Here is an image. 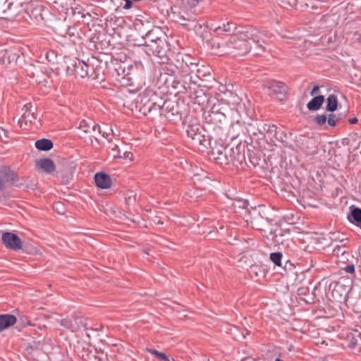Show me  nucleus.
Wrapping results in <instances>:
<instances>
[{"instance_id":"nucleus-57","label":"nucleus","mask_w":361,"mask_h":361,"mask_svg":"<svg viewBox=\"0 0 361 361\" xmlns=\"http://www.w3.org/2000/svg\"><path fill=\"white\" fill-rule=\"evenodd\" d=\"M2 187H3V184H2L1 180H0V190L2 189Z\"/></svg>"},{"instance_id":"nucleus-36","label":"nucleus","mask_w":361,"mask_h":361,"mask_svg":"<svg viewBox=\"0 0 361 361\" xmlns=\"http://www.w3.org/2000/svg\"><path fill=\"white\" fill-rule=\"evenodd\" d=\"M283 255L280 252H272L270 254V260L276 266H281V259Z\"/></svg>"},{"instance_id":"nucleus-58","label":"nucleus","mask_w":361,"mask_h":361,"mask_svg":"<svg viewBox=\"0 0 361 361\" xmlns=\"http://www.w3.org/2000/svg\"><path fill=\"white\" fill-rule=\"evenodd\" d=\"M157 224H163V222L161 221L160 220H159L158 222H157Z\"/></svg>"},{"instance_id":"nucleus-11","label":"nucleus","mask_w":361,"mask_h":361,"mask_svg":"<svg viewBox=\"0 0 361 361\" xmlns=\"http://www.w3.org/2000/svg\"><path fill=\"white\" fill-rule=\"evenodd\" d=\"M148 55L157 56L160 61L158 63H166L169 61V53L170 51L169 44L166 39L157 41L153 44H149L145 50Z\"/></svg>"},{"instance_id":"nucleus-63","label":"nucleus","mask_w":361,"mask_h":361,"mask_svg":"<svg viewBox=\"0 0 361 361\" xmlns=\"http://www.w3.org/2000/svg\"><path fill=\"white\" fill-rule=\"evenodd\" d=\"M337 115H339V118H341V119L342 118V116H341V114H338Z\"/></svg>"},{"instance_id":"nucleus-38","label":"nucleus","mask_w":361,"mask_h":361,"mask_svg":"<svg viewBox=\"0 0 361 361\" xmlns=\"http://www.w3.org/2000/svg\"><path fill=\"white\" fill-rule=\"evenodd\" d=\"M314 122L319 126H322L327 122V116L325 114H318L314 118Z\"/></svg>"},{"instance_id":"nucleus-18","label":"nucleus","mask_w":361,"mask_h":361,"mask_svg":"<svg viewBox=\"0 0 361 361\" xmlns=\"http://www.w3.org/2000/svg\"><path fill=\"white\" fill-rule=\"evenodd\" d=\"M35 167L37 170L50 174L56 170V164L50 158H42L37 160Z\"/></svg>"},{"instance_id":"nucleus-33","label":"nucleus","mask_w":361,"mask_h":361,"mask_svg":"<svg viewBox=\"0 0 361 361\" xmlns=\"http://www.w3.org/2000/svg\"><path fill=\"white\" fill-rule=\"evenodd\" d=\"M44 10V6L42 5H37L35 7L30 10V15L32 16L36 20H43L42 11Z\"/></svg>"},{"instance_id":"nucleus-27","label":"nucleus","mask_w":361,"mask_h":361,"mask_svg":"<svg viewBox=\"0 0 361 361\" xmlns=\"http://www.w3.org/2000/svg\"><path fill=\"white\" fill-rule=\"evenodd\" d=\"M324 96L323 95H317L314 96L307 104V107L310 111H315L319 110L324 102Z\"/></svg>"},{"instance_id":"nucleus-6","label":"nucleus","mask_w":361,"mask_h":361,"mask_svg":"<svg viewBox=\"0 0 361 361\" xmlns=\"http://www.w3.org/2000/svg\"><path fill=\"white\" fill-rule=\"evenodd\" d=\"M165 86L166 88L171 87L173 90H177L178 93H185L188 97L198 87L196 82L192 80V78H170V80H165Z\"/></svg>"},{"instance_id":"nucleus-31","label":"nucleus","mask_w":361,"mask_h":361,"mask_svg":"<svg viewBox=\"0 0 361 361\" xmlns=\"http://www.w3.org/2000/svg\"><path fill=\"white\" fill-rule=\"evenodd\" d=\"M57 322L63 327L71 332H75V327L73 325V317H66L58 319Z\"/></svg>"},{"instance_id":"nucleus-52","label":"nucleus","mask_w":361,"mask_h":361,"mask_svg":"<svg viewBox=\"0 0 361 361\" xmlns=\"http://www.w3.org/2000/svg\"><path fill=\"white\" fill-rule=\"evenodd\" d=\"M319 90V85H314V86L313 87V88H312V91H311V92H310L311 95H312V96H314V95H316V94L318 93Z\"/></svg>"},{"instance_id":"nucleus-59","label":"nucleus","mask_w":361,"mask_h":361,"mask_svg":"<svg viewBox=\"0 0 361 361\" xmlns=\"http://www.w3.org/2000/svg\"><path fill=\"white\" fill-rule=\"evenodd\" d=\"M144 252H145L146 254L149 255V250H144Z\"/></svg>"},{"instance_id":"nucleus-16","label":"nucleus","mask_w":361,"mask_h":361,"mask_svg":"<svg viewBox=\"0 0 361 361\" xmlns=\"http://www.w3.org/2000/svg\"><path fill=\"white\" fill-rule=\"evenodd\" d=\"M78 128L85 133H92V137L96 140H97L96 136L102 133L99 125L92 121L81 120L79 123Z\"/></svg>"},{"instance_id":"nucleus-34","label":"nucleus","mask_w":361,"mask_h":361,"mask_svg":"<svg viewBox=\"0 0 361 361\" xmlns=\"http://www.w3.org/2000/svg\"><path fill=\"white\" fill-rule=\"evenodd\" d=\"M147 352H149L151 355L156 357L158 360L161 361H171L169 356L162 352L158 351L155 349L152 348H147Z\"/></svg>"},{"instance_id":"nucleus-10","label":"nucleus","mask_w":361,"mask_h":361,"mask_svg":"<svg viewBox=\"0 0 361 361\" xmlns=\"http://www.w3.org/2000/svg\"><path fill=\"white\" fill-rule=\"evenodd\" d=\"M66 72L68 75H73L75 77H80L81 78H91L94 73V69L92 66L85 62L84 61L76 60L74 61L71 66H68Z\"/></svg>"},{"instance_id":"nucleus-21","label":"nucleus","mask_w":361,"mask_h":361,"mask_svg":"<svg viewBox=\"0 0 361 361\" xmlns=\"http://www.w3.org/2000/svg\"><path fill=\"white\" fill-rule=\"evenodd\" d=\"M161 35L159 29L151 30L147 32L145 36L143 37L145 40V46L146 49L149 47V44H153L157 41L162 40L164 37L160 36Z\"/></svg>"},{"instance_id":"nucleus-41","label":"nucleus","mask_w":361,"mask_h":361,"mask_svg":"<svg viewBox=\"0 0 361 361\" xmlns=\"http://www.w3.org/2000/svg\"><path fill=\"white\" fill-rule=\"evenodd\" d=\"M342 269L347 273L353 274L355 272V265L353 264H348L343 267Z\"/></svg>"},{"instance_id":"nucleus-35","label":"nucleus","mask_w":361,"mask_h":361,"mask_svg":"<svg viewBox=\"0 0 361 361\" xmlns=\"http://www.w3.org/2000/svg\"><path fill=\"white\" fill-rule=\"evenodd\" d=\"M180 25L188 30H191L192 28L195 27V18H186L184 16L180 17Z\"/></svg>"},{"instance_id":"nucleus-15","label":"nucleus","mask_w":361,"mask_h":361,"mask_svg":"<svg viewBox=\"0 0 361 361\" xmlns=\"http://www.w3.org/2000/svg\"><path fill=\"white\" fill-rule=\"evenodd\" d=\"M94 47L97 50L101 52H106L110 49L111 43L109 36L106 33H97L92 38Z\"/></svg>"},{"instance_id":"nucleus-48","label":"nucleus","mask_w":361,"mask_h":361,"mask_svg":"<svg viewBox=\"0 0 361 361\" xmlns=\"http://www.w3.org/2000/svg\"><path fill=\"white\" fill-rule=\"evenodd\" d=\"M135 202V196H128V197H126V203L128 206H129L132 203H134Z\"/></svg>"},{"instance_id":"nucleus-53","label":"nucleus","mask_w":361,"mask_h":361,"mask_svg":"<svg viewBox=\"0 0 361 361\" xmlns=\"http://www.w3.org/2000/svg\"><path fill=\"white\" fill-rule=\"evenodd\" d=\"M32 346L30 343H28L26 348H25V350L27 354H31L32 353Z\"/></svg>"},{"instance_id":"nucleus-19","label":"nucleus","mask_w":361,"mask_h":361,"mask_svg":"<svg viewBox=\"0 0 361 361\" xmlns=\"http://www.w3.org/2000/svg\"><path fill=\"white\" fill-rule=\"evenodd\" d=\"M18 56L13 50L0 49V66L6 67L11 63H16Z\"/></svg>"},{"instance_id":"nucleus-25","label":"nucleus","mask_w":361,"mask_h":361,"mask_svg":"<svg viewBox=\"0 0 361 361\" xmlns=\"http://www.w3.org/2000/svg\"><path fill=\"white\" fill-rule=\"evenodd\" d=\"M0 176L7 182H9L12 184L16 183V182L18 180V176L17 173H16L13 171L11 170V169L7 166H3L1 168Z\"/></svg>"},{"instance_id":"nucleus-14","label":"nucleus","mask_w":361,"mask_h":361,"mask_svg":"<svg viewBox=\"0 0 361 361\" xmlns=\"http://www.w3.org/2000/svg\"><path fill=\"white\" fill-rule=\"evenodd\" d=\"M169 61L166 63H160L163 65L161 69L164 73H161L159 81H164V85L166 79L170 80V78H175L177 74H178V63L175 64L172 62L169 63Z\"/></svg>"},{"instance_id":"nucleus-61","label":"nucleus","mask_w":361,"mask_h":361,"mask_svg":"<svg viewBox=\"0 0 361 361\" xmlns=\"http://www.w3.org/2000/svg\"><path fill=\"white\" fill-rule=\"evenodd\" d=\"M311 262H312V267H314V264H313V260L311 259Z\"/></svg>"},{"instance_id":"nucleus-46","label":"nucleus","mask_w":361,"mask_h":361,"mask_svg":"<svg viewBox=\"0 0 361 361\" xmlns=\"http://www.w3.org/2000/svg\"><path fill=\"white\" fill-rule=\"evenodd\" d=\"M125 4L121 3V6H122L124 9H130L133 6V1L132 0H123Z\"/></svg>"},{"instance_id":"nucleus-3","label":"nucleus","mask_w":361,"mask_h":361,"mask_svg":"<svg viewBox=\"0 0 361 361\" xmlns=\"http://www.w3.org/2000/svg\"><path fill=\"white\" fill-rule=\"evenodd\" d=\"M240 144L234 148L221 146V148H212V154L215 161L221 166H230L238 167L245 161V153H241Z\"/></svg>"},{"instance_id":"nucleus-40","label":"nucleus","mask_w":361,"mask_h":361,"mask_svg":"<svg viewBox=\"0 0 361 361\" xmlns=\"http://www.w3.org/2000/svg\"><path fill=\"white\" fill-rule=\"evenodd\" d=\"M54 207L59 214H63L64 212L63 204L61 202L55 203Z\"/></svg>"},{"instance_id":"nucleus-29","label":"nucleus","mask_w":361,"mask_h":361,"mask_svg":"<svg viewBox=\"0 0 361 361\" xmlns=\"http://www.w3.org/2000/svg\"><path fill=\"white\" fill-rule=\"evenodd\" d=\"M326 110L329 112L335 111L338 105V102L336 95L330 94L326 99Z\"/></svg>"},{"instance_id":"nucleus-37","label":"nucleus","mask_w":361,"mask_h":361,"mask_svg":"<svg viewBox=\"0 0 361 361\" xmlns=\"http://www.w3.org/2000/svg\"><path fill=\"white\" fill-rule=\"evenodd\" d=\"M341 121V118H339V115H336V114H330L327 117V123L329 126L331 127H335Z\"/></svg>"},{"instance_id":"nucleus-17","label":"nucleus","mask_w":361,"mask_h":361,"mask_svg":"<svg viewBox=\"0 0 361 361\" xmlns=\"http://www.w3.org/2000/svg\"><path fill=\"white\" fill-rule=\"evenodd\" d=\"M192 180L197 189L200 190H210L212 180L205 173L194 174Z\"/></svg>"},{"instance_id":"nucleus-1","label":"nucleus","mask_w":361,"mask_h":361,"mask_svg":"<svg viewBox=\"0 0 361 361\" xmlns=\"http://www.w3.org/2000/svg\"><path fill=\"white\" fill-rule=\"evenodd\" d=\"M264 37H265V34L262 32L255 28H250L241 32L239 35L231 36L228 41L222 42L214 41L212 47L213 49L219 50L217 54L220 55L231 54L235 57L242 56L250 51V41L264 51L265 48L263 44L265 43V39Z\"/></svg>"},{"instance_id":"nucleus-13","label":"nucleus","mask_w":361,"mask_h":361,"mask_svg":"<svg viewBox=\"0 0 361 361\" xmlns=\"http://www.w3.org/2000/svg\"><path fill=\"white\" fill-rule=\"evenodd\" d=\"M1 240L5 247L8 249L18 251L23 247V242L19 236L12 232L3 233Z\"/></svg>"},{"instance_id":"nucleus-4","label":"nucleus","mask_w":361,"mask_h":361,"mask_svg":"<svg viewBox=\"0 0 361 361\" xmlns=\"http://www.w3.org/2000/svg\"><path fill=\"white\" fill-rule=\"evenodd\" d=\"M204 122L211 126L210 128L214 130L217 128L222 130L228 123L226 114L221 111L220 105H214L211 109L203 114Z\"/></svg>"},{"instance_id":"nucleus-45","label":"nucleus","mask_w":361,"mask_h":361,"mask_svg":"<svg viewBox=\"0 0 361 361\" xmlns=\"http://www.w3.org/2000/svg\"><path fill=\"white\" fill-rule=\"evenodd\" d=\"M47 59L49 62L54 63V58H56L57 56L55 54V52L54 51H49L47 53Z\"/></svg>"},{"instance_id":"nucleus-30","label":"nucleus","mask_w":361,"mask_h":361,"mask_svg":"<svg viewBox=\"0 0 361 361\" xmlns=\"http://www.w3.org/2000/svg\"><path fill=\"white\" fill-rule=\"evenodd\" d=\"M73 325L75 327V332L80 330L82 328L85 329V330H87V323L86 318L76 315H73Z\"/></svg>"},{"instance_id":"nucleus-43","label":"nucleus","mask_w":361,"mask_h":361,"mask_svg":"<svg viewBox=\"0 0 361 361\" xmlns=\"http://www.w3.org/2000/svg\"><path fill=\"white\" fill-rule=\"evenodd\" d=\"M30 114V112H28V113H27H27H25V114L23 115V116H22L21 119H19V121H18V123H20H20H21V122H22V120H25V121H27V119L28 118V117H29ZM31 116H32V118H33V119H36V118H37V114H36L35 113H32V114H31Z\"/></svg>"},{"instance_id":"nucleus-42","label":"nucleus","mask_w":361,"mask_h":361,"mask_svg":"<svg viewBox=\"0 0 361 361\" xmlns=\"http://www.w3.org/2000/svg\"><path fill=\"white\" fill-rule=\"evenodd\" d=\"M298 295H306L307 293L309 292V288L305 287V286H300L298 288Z\"/></svg>"},{"instance_id":"nucleus-23","label":"nucleus","mask_w":361,"mask_h":361,"mask_svg":"<svg viewBox=\"0 0 361 361\" xmlns=\"http://www.w3.org/2000/svg\"><path fill=\"white\" fill-rule=\"evenodd\" d=\"M188 97L194 104H197L200 106H204L208 102L207 94L199 87L193 91L192 94H188Z\"/></svg>"},{"instance_id":"nucleus-24","label":"nucleus","mask_w":361,"mask_h":361,"mask_svg":"<svg viewBox=\"0 0 361 361\" xmlns=\"http://www.w3.org/2000/svg\"><path fill=\"white\" fill-rule=\"evenodd\" d=\"M277 127L274 125L270 126L269 125L264 124L262 126V128H255L252 124H249L248 128H246L247 132L250 135V137L257 136L258 133L262 134L264 131L267 133H272L276 130Z\"/></svg>"},{"instance_id":"nucleus-54","label":"nucleus","mask_w":361,"mask_h":361,"mask_svg":"<svg viewBox=\"0 0 361 361\" xmlns=\"http://www.w3.org/2000/svg\"><path fill=\"white\" fill-rule=\"evenodd\" d=\"M348 122L350 123V124H355L358 122V119L357 117H353V118H350L348 119Z\"/></svg>"},{"instance_id":"nucleus-2","label":"nucleus","mask_w":361,"mask_h":361,"mask_svg":"<svg viewBox=\"0 0 361 361\" xmlns=\"http://www.w3.org/2000/svg\"><path fill=\"white\" fill-rule=\"evenodd\" d=\"M140 111L152 118L157 116H161L164 111L165 101H163L154 91L145 90L140 95Z\"/></svg>"},{"instance_id":"nucleus-32","label":"nucleus","mask_w":361,"mask_h":361,"mask_svg":"<svg viewBox=\"0 0 361 361\" xmlns=\"http://www.w3.org/2000/svg\"><path fill=\"white\" fill-rule=\"evenodd\" d=\"M236 28L235 25L232 22H228L226 24H223L222 26H219L214 29V31L221 34L222 32H231Z\"/></svg>"},{"instance_id":"nucleus-28","label":"nucleus","mask_w":361,"mask_h":361,"mask_svg":"<svg viewBox=\"0 0 361 361\" xmlns=\"http://www.w3.org/2000/svg\"><path fill=\"white\" fill-rule=\"evenodd\" d=\"M35 147L39 151L47 152L54 147L53 142L47 138L38 140L35 143Z\"/></svg>"},{"instance_id":"nucleus-7","label":"nucleus","mask_w":361,"mask_h":361,"mask_svg":"<svg viewBox=\"0 0 361 361\" xmlns=\"http://www.w3.org/2000/svg\"><path fill=\"white\" fill-rule=\"evenodd\" d=\"M204 131L203 127L197 122L189 123L186 128L187 135L191 138L194 145L207 147V145L211 146V136L203 134Z\"/></svg>"},{"instance_id":"nucleus-50","label":"nucleus","mask_w":361,"mask_h":361,"mask_svg":"<svg viewBox=\"0 0 361 361\" xmlns=\"http://www.w3.org/2000/svg\"><path fill=\"white\" fill-rule=\"evenodd\" d=\"M236 126H239V136L240 135V134H244L245 133V127H244V125L242 124L240 122H237Z\"/></svg>"},{"instance_id":"nucleus-39","label":"nucleus","mask_w":361,"mask_h":361,"mask_svg":"<svg viewBox=\"0 0 361 361\" xmlns=\"http://www.w3.org/2000/svg\"><path fill=\"white\" fill-rule=\"evenodd\" d=\"M250 152V149L247 150ZM247 157L249 158L250 161L253 166H257L259 164V159L255 155H252L250 152L247 153Z\"/></svg>"},{"instance_id":"nucleus-62","label":"nucleus","mask_w":361,"mask_h":361,"mask_svg":"<svg viewBox=\"0 0 361 361\" xmlns=\"http://www.w3.org/2000/svg\"><path fill=\"white\" fill-rule=\"evenodd\" d=\"M106 133H103L102 136L105 137H106Z\"/></svg>"},{"instance_id":"nucleus-60","label":"nucleus","mask_w":361,"mask_h":361,"mask_svg":"<svg viewBox=\"0 0 361 361\" xmlns=\"http://www.w3.org/2000/svg\"><path fill=\"white\" fill-rule=\"evenodd\" d=\"M275 361H283V360H281L280 358H276V359L275 360Z\"/></svg>"},{"instance_id":"nucleus-5","label":"nucleus","mask_w":361,"mask_h":361,"mask_svg":"<svg viewBox=\"0 0 361 361\" xmlns=\"http://www.w3.org/2000/svg\"><path fill=\"white\" fill-rule=\"evenodd\" d=\"M164 111L163 116L169 121L177 123L182 121L183 124H185L186 121H183V116L186 115V109L184 104H180L178 102H171L165 101Z\"/></svg>"},{"instance_id":"nucleus-64","label":"nucleus","mask_w":361,"mask_h":361,"mask_svg":"<svg viewBox=\"0 0 361 361\" xmlns=\"http://www.w3.org/2000/svg\"><path fill=\"white\" fill-rule=\"evenodd\" d=\"M359 337H360V340H361V333H360V334H359Z\"/></svg>"},{"instance_id":"nucleus-51","label":"nucleus","mask_w":361,"mask_h":361,"mask_svg":"<svg viewBox=\"0 0 361 361\" xmlns=\"http://www.w3.org/2000/svg\"><path fill=\"white\" fill-rule=\"evenodd\" d=\"M82 17L84 18V22H85V23H87V25H89V23H89L88 20H89L90 18H91V14H90L89 13H85V14H83V15L82 16Z\"/></svg>"},{"instance_id":"nucleus-8","label":"nucleus","mask_w":361,"mask_h":361,"mask_svg":"<svg viewBox=\"0 0 361 361\" xmlns=\"http://www.w3.org/2000/svg\"><path fill=\"white\" fill-rule=\"evenodd\" d=\"M349 288L341 281H331L326 290V296L336 302L345 301L349 293Z\"/></svg>"},{"instance_id":"nucleus-9","label":"nucleus","mask_w":361,"mask_h":361,"mask_svg":"<svg viewBox=\"0 0 361 361\" xmlns=\"http://www.w3.org/2000/svg\"><path fill=\"white\" fill-rule=\"evenodd\" d=\"M176 60L178 63V74H177L175 78H192L191 75L194 72H196L197 77L200 78V70L197 68V63L190 61L188 56L184 58L181 55H178Z\"/></svg>"},{"instance_id":"nucleus-55","label":"nucleus","mask_w":361,"mask_h":361,"mask_svg":"<svg viewBox=\"0 0 361 361\" xmlns=\"http://www.w3.org/2000/svg\"><path fill=\"white\" fill-rule=\"evenodd\" d=\"M304 279V274L301 273L300 275H297L296 280L298 281H302Z\"/></svg>"},{"instance_id":"nucleus-44","label":"nucleus","mask_w":361,"mask_h":361,"mask_svg":"<svg viewBox=\"0 0 361 361\" xmlns=\"http://www.w3.org/2000/svg\"><path fill=\"white\" fill-rule=\"evenodd\" d=\"M20 321L21 322V324L23 327L26 326H31L30 322L27 319V317L25 315H22L20 317Z\"/></svg>"},{"instance_id":"nucleus-20","label":"nucleus","mask_w":361,"mask_h":361,"mask_svg":"<svg viewBox=\"0 0 361 361\" xmlns=\"http://www.w3.org/2000/svg\"><path fill=\"white\" fill-rule=\"evenodd\" d=\"M94 179L96 186L101 189L110 188L112 185V180L110 176L104 172H98L95 173Z\"/></svg>"},{"instance_id":"nucleus-56","label":"nucleus","mask_w":361,"mask_h":361,"mask_svg":"<svg viewBox=\"0 0 361 361\" xmlns=\"http://www.w3.org/2000/svg\"><path fill=\"white\" fill-rule=\"evenodd\" d=\"M320 285V282H319L317 284H316L314 286V290H313V294L314 295H316V290L317 289V287L318 286Z\"/></svg>"},{"instance_id":"nucleus-22","label":"nucleus","mask_w":361,"mask_h":361,"mask_svg":"<svg viewBox=\"0 0 361 361\" xmlns=\"http://www.w3.org/2000/svg\"><path fill=\"white\" fill-rule=\"evenodd\" d=\"M17 322L15 315L11 314H0V333L13 326Z\"/></svg>"},{"instance_id":"nucleus-49","label":"nucleus","mask_w":361,"mask_h":361,"mask_svg":"<svg viewBox=\"0 0 361 361\" xmlns=\"http://www.w3.org/2000/svg\"><path fill=\"white\" fill-rule=\"evenodd\" d=\"M112 151H114V152H118V153L116 154H114L113 156L115 158H121L122 156L120 154L119 152H118V146L115 145L113 147H112Z\"/></svg>"},{"instance_id":"nucleus-26","label":"nucleus","mask_w":361,"mask_h":361,"mask_svg":"<svg viewBox=\"0 0 361 361\" xmlns=\"http://www.w3.org/2000/svg\"><path fill=\"white\" fill-rule=\"evenodd\" d=\"M348 219L361 228V209L352 206L350 213L348 214Z\"/></svg>"},{"instance_id":"nucleus-12","label":"nucleus","mask_w":361,"mask_h":361,"mask_svg":"<svg viewBox=\"0 0 361 361\" xmlns=\"http://www.w3.org/2000/svg\"><path fill=\"white\" fill-rule=\"evenodd\" d=\"M264 86L268 90L269 94L275 96L277 99L283 101L286 98L288 87L283 82L268 80Z\"/></svg>"},{"instance_id":"nucleus-47","label":"nucleus","mask_w":361,"mask_h":361,"mask_svg":"<svg viewBox=\"0 0 361 361\" xmlns=\"http://www.w3.org/2000/svg\"><path fill=\"white\" fill-rule=\"evenodd\" d=\"M299 0H286V3L293 8H296Z\"/></svg>"}]
</instances>
